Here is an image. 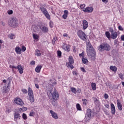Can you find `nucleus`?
Wrapping results in <instances>:
<instances>
[{
	"mask_svg": "<svg viewBox=\"0 0 124 124\" xmlns=\"http://www.w3.org/2000/svg\"><path fill=\"white\" fill-rule=\"evenodd\" d=\"M82 62L84 64H87L88 63V59L85 57H82Z\"/></svg>",
	"mask_w": 124,
	"mask_h": 124,
	"instance_id": "obj_30",
	"label": "nucleus"
},
{
	"mask_svg": "<svg viewBox=\"0 0 124 124\" xmlns=\"http://www.w3.org/2000/svg\"><path fill=\"white\" fill-rule=\"evenodd\" d=\"M15 51L16 54H18V55H21V54H22V49L19 46H16L15 48Z\"/></svg>",
	"mask_w": 124,
	"mask_h": 124,
	"instance_id": "obj_17",
	"label": "nucleus"
},
{
	"mask_svg": "<svg viewBox=\"0 0 124 124\" xmlns=\"http://www.w3.org/2000/svg\"><path fill=\"white\" fill-rule=\"evenodd\" d=\"M27 107L20 108L17 109V111L19 113H23V112H25V111H27Z\"/></svg>",
	"mask_w": 124,
	"mask_h": 124,
	"instance_id": "obj_20",
	"label": "nucleus"
},
{
	"mask_svg": "<svg viewBox=\"0 0 124 124\" xmlns=\"http://www.w3.org/2000/svg\"><path fill=\"white\" fill-rule=\"evenodd\" d=\"M26 50H27V48H26V46H22L21 51H22V52H25Z\"/></svg>",
	"mask_w": 124,
	"mask_h": 124,
	"instance_id": "obj_45",
	"label": "nucleus"
},
{
	"mask_svg": "<svg viewBox=\"0 0 124 124\" xmlns=\"http://www.w3.org/2000/svg\"><path fill=\"white\" fill-rule=\"evenodd\" d=\"M111 47L109 44L105 43L101 44L99 46L98 50L101 52H103V51H110Z\"/></svg>",
	"mask_w": 124,
	"mask_h": 124,
	"instance_id": "obj_2",
	"label": "nucleus"
},
{
	"mask_svg": "<svg viewBox=\"0 0 124 124\" xmlns=\"http://www.w3.org/2000/svg\"><path fill=\"white\" fill-rule=\"evenodd\" d=\"M118 29L119 30V31H124V28H123V27L121 25L118 26Z\"/></svg>",
	"mask_w": 124,
	"mask_h": 124,
	"instance_id": "obj_49",
	"label": "nucleus"
},
{
	"mask_svg": "<svg viewBox=\"0 0 124 124\" xmlns=\"http://www.w3.org/2000/svg\"><path fill=\"white\" fill-rule=\"evenodd\" d=\"M44 15L45 16V17L48 19V20H50L51 16H50V14H49V12L48 11H46L45 13H44Z\"/></svg>",
	"mask_w": 124,
	"mask_h": 124,
	"instance_id": "obj_21",
	"label": "nucleus"
},
{
	"mask_svg": "<svg viewBox=\"0 0 124 124\" xmlns=\"http://www.w3.org/2000/svg\"><path fill=\"white\" fill-rule=\"evenodd\" d=\"M53 40H54V41H57V40H58V37H54L53 38Z\"/></svg>",
	"mask_w": 124,
	"mask_h": 124,
	"instance_id": "obj_61",
	"label": "nucleus"
},
{
	"mask_svg": "<svg viewBox=\"0 0 124 124\" xmlns=\"http://www.w3.org/2000/svg\"><path fill=\"white\" fill-rule=\"evenodd\" d=\"M7 13L9 15H11L12 14H13V11L12 10H9L7 11Z\"/></svg>",
	"mask_w": 124,
	"mask_h": 124,
	"instance_id": "obj_41",
	"label": "nucleus"
},
{
	"mask_svg": "<svg viewBox=\"0 0 124 124\" xmlns=\"http://www.w3.org/2000/svg\"><path fill=\"white\" fill-rule=\"evenodd\" d=\"M82 25L83 30H87L88 27H89L88 21H87V20H84L82 21Z\"/></svg>",
	"mask_w": 124,
	"mask_h": 124,
	"instance_id": "obj_13",
	"label": "nucleus"
},
{
	"mask_svg": "<svg viewBox=\"0 0 124 124\" xmlns=\"http://www.w3.org/2000/svg\"><path fill=\"white\" fill-rule=\"evenodd\" d=\"M77 93H81V89H78L77 90Z\"/></svg>",
	"mask_w": 124,
	"mask_h": 124,
	"instance_id": "obj_54",
	"label": "nucleus"
},
{
	"mask_svg": "<svg viewBox=\"0 0 124 124\" xmlns=\"http://www.w3.org/2000/svg\"><path fill=\"white\" fill-rule=\"evenodd\" d=\"M9 25L10 27L16 28V27L18 26V23H17V18H16V17H12L10 20Z\"/></svg>",
	"mask_w": 124,
	"mask_h": 124,
	"instance_id": "obj_5",
	"label": "nucleus"
},
{
	"mask_svg": "<svg viewBox=\"0 0 124 124\" xmlns=\"http://www.w3.org/2000/svg\"><path fill=\"white\" fill-rule=\"evenodd\" d=\"M102 1L104 2V3H107V2H108V0H102Z\"/></svg>",
	"mask_w": 124,
	"mask_h": 124,
	"instance_id": "obj_58",
	"label": "nucleus"
},
{
	"mask_svg": "<svg viewBox=\"0 0 124 124\" xmlns=\"http://www.w3.org/2000/svg\"><path fill=\"white\" fill-rule=\"evenodd\" d=\"M31 64L32 65H34V64H35V61H31Z\"/></svg>",
	"mask_w": 124,
	"mask_h": 124,
	"instance_id": "obj_55",
	"label": "nucleus"
},
{
	"mask_svg": "<svg viewBox=\"0 0 124 124\" xmlns=\"http://www.w3.org/2000/svg\"><path fill=\"white\" fill-rule=\"evenodd\" d=\"M119 77L121 79V80H124V74L120 73L119 74Z\"/></svg>",
	"mask_w": 124,
	"mask_h": 124,
	"instance_id": "obj_40",
	"label": "nucleus"
},
{
	"mask_svg": "<svg viewBox=\"0 0 124 124\" xmlns=\"http://www.w3.org/2000/svg\"><path fill=\"white\" fill-rule=\"evenodd\" d=\"M82 101H83V104L84 105H87V104H88V100H87V99H83Z\"/></svg>",
	"mask_w": 124,
	"mask_h": 124,
	"instance_id": "obj_37",
	"label": "nucleus"
},
{
	"mask_svg": "<svg viewBox=\"0 0 124 124\" xmlns=\"http://www.w3.org/2000/svg\"><path fill=\"white\" fill-rule=\"evenodd\" d=\"M29 116L30 117H33V116H34V112L31 111L30 113Z\"/></svg>",
	"mask_w": 124,
	"mask_h": 124,
	"instance_id": "obj_43",
	"label": "nucleus"
},
{
	"mask_svg": "<svg viewBox=\"0 0 124 124\" xmlns=\"http://www.w3.org/2000/svg\"><path fill=\"white\" fill-rule=\"evenodd\" d=\"M40 9L42 12V13H43V14L46 12L47 11V9L45 8L43 6H41L40 8Z\"/></svg>",
	"mask_w": 124,
	"mask_h": 124,
	"instance_id": "obj_25",
	"label": "nucleus"
},
{
	"mask_svg": "<svg viewBox=\"0 0 124 124\" xmlns=\"http://www.w3.org/2000/svg\"><path fill=\"white\" fill-rule=\"evenodd\" d=\"M57 56L59 58H61L62 57V51L60 50L57 51Z\"/></svg>",
	"mask_w": 124,
	"mask_h": 124,
	"instance_id": "obj_38",
	"label": "nucleus"
},
{
	"mask_svg": "<svg viewBox=\"0 0 124 124\" xmlns=\"http://www.w3.org/2000/svg\"><path fill=\"white\" fill-rule=\"evenodd\" d=\"M9 38L11 39H15V34H10L8 35Z\"/></svg>",
	"mask_w": 124,
	"mask_h": 124,
	"instance_id": "obj_33",
	"label": "nucleus"
},
{
	"mask_svg": "<svg viewBox=\"0 0 124 124\" xmlns=\"http://www.w3.org/2000/svg\"><path fill=\"white\" fill-rule=\"evenodd\" d=\"M105 107H106V108H110V105H109V104L105 105Z\"/></svg>",
	"mask_w": 124,
	"mask_h": 124,
	"instance_id": "obj_56",
	"label": "nucleus"
},
{
	"mask_svg": "<svg viewBox=\"0 0 124 124\" xmlns=\"http://www.w3.org/2000/svg\"><path fill=\"white\" fill-rule=\"evenodd\" d=\"M69 62L68 63H74V60L73 59V57L71 56L69 57Z\"/></svg>",
	"mask_w": 124,
	"mask_h": 124,
	"instance_id": "obj_27",
	"label": "nucleus"
},
{
	"mask_svg": "<svg viewBox=\"0 0 124 124\" xmlns=\"http://www.w3.org/2000/svg\"><path fill=\"white\" fill-rule=\"evenodd\" d=\"M121 40L124 41V35H122L121 37Z\"/></svg>",
	"mask_w": 124,
	"mask_h": 124,
	"instance_id": "obj_57",
	"label": "nucleus"
},
{
	"mask_svg": "<svg viewBox=\"0 0 124 124\" xmlns=\"http://www.w3.org/2000/svg\"><path fill=\"white\" fill-rule=\"evenodd\" d=\"M33 35V38H34V39H38V36L37 35V34H35L34 33L32 34Z\"/></svg>",
	"mask_w": 124,
	"mask_h": 124,
	"instance_id": "obj_39",
	"label": "nucleus"
},
{
	"mask_svg": "<svg viewBox=\"0 0 124 124\" xmlns=\"http://www.w3.org/2000/svg\"><path fill=\"white\" fill-rule=\"evenodd\" d=\"M109 69H110V70H111L113 72H116V71H117V67H116L115 66H110L109 67Z\"/></svg>",
	"mask_w": 124,
	"mask_h": 124,
	"instance_id": "obj_26",
	"label": "nucleus"
},
{
	"mask_svg": "<svg viewBox=\"0 0 124 124\" xmlns=\"http://www.w3.org/2000/svg\"><path fill=\"white\" fill-rule=\"evenodd\" d=\"M94 102H98V100H97V99H96V98H94Z\"/></svg>",
	"mask_w": 124,
	"mask_h": 124,
	"instance_id": "obj_63",
	"label": "nucleus"
},
{
	"mask_svg": "<svg viewBox=\"0 0 124 124\" xmlns=\"http://www.w3.org/2000/svg\"><path fill=\"white\" fill-rule=\"evenodd\" d=\"M22 92L23 93H28V91L25 89H22Z\"/></svg>",
	"mask_w": 124,
	"mask_h": 124,
	"instance_id": "obj_44",
	"label": "nucleus"
},
{
	"mask_svg": "<svg viewBox=\"0 0 124 124\" xmlns=\"http://www.w3.org/2000/svg\"><path fill=\"white\" fill-rule=\"evenodd\" d=\"M52 95V97L50 98L51 99H54V100H56V99H58L59 98V93H58V92L56 91V89H54L53 93H51Z\"/></svg>",
	"mask_w": 124,
	"mask_h": 124,
	"instance_id": "obj_9",
	"label": "nucleus"
},
{
	"mask_svg": "<svg viewBox=\"0 0 124 124\" xmlns=\"http://www.w3.org/2000/svg\"><path fill=\"white\" fill-rule=\"evenodd\" d=\"M68 15V11L64 10V14L62 16V18L65 20L67 18V16Z\"/></svg>",
	"mask_w": 124,
	"mask_h": 124,
	"instance_id": "obj_22",
	"label": "nucleus"
},
{
	"mask_svg": "<svg viewBox=\"0 0 124 124\" xmlns=\"http://www.w3.org/2000/svg\"><path fill=\"white\" fill-rule=\"evenodd\" d=\"M52 104L53 105V106H56V102H55V101H52Z\"/></svg>",
	"mask_w": 124,
	"mask_h": 124,
	"instance_id": "obj_59",
	"label": "nucleus"
},
{
	"mask_svg": "<svg viewBox=\"0 0 124 124\" xmlns=\"http://www.w3.org/2000/svg\"><path fill=\"white\" fill-rule=\"evenodd\" d=\"M83 11L84 12H87V13H91L93 11V9L92 7H89L86 8Z\"/></svg>",
	"mask_w": 124,
	"mask_h": 124,
	"instance_id": "obj_14",
	"label": "nucleus"
},
{
	"mask_svg": "<svg viewBox=\"0 0 124 124\" xmlns=\"http://www.w3.org/2000/svg\"><path fill=\"white\" fill-rule=\"evenodd\" d=\"M80 69H81V71H82V72H84V73H86V70L85 69V68H84V67H81V68H80Z\"/></svg>",
	"mask_w": 124,
	"mask_h": 124,
	"instance_id": "obj_46",
	"label": "nucleus"
},
{
	"mask_svg": "<svg viewBox=\"0 0 124 124\" xmlns=\"http://www.w3.org/2000/svg\"><path fill=\"white\" fill-rule=\"evenodd\" d=\"M63 36H64V37H67V36H68V34L67 33H64Z\"/></svg>",
	"mask_w": 124,
	"mask_h": 124,
	"instance_id": "obj_60",
	"label": "nucleus"
},
{
	"mask_svg": "<svg viewBox=\"0 0 124 124\" xmlns=\"http://www.w3.org/2000/svg\"><path fill=\"white\" fill-rule=\"evenodd\" d=\"M2 93L3 94H5V93H7L8 92H9V89L8 88V86L4 85L2 90H1Z\"/></svg>",
	"mask_w": 124,
	"mask_h": 124,
	"instance_id": "obj_10",
	"label": "nucleus"
},
{
	"mask_svg": "<svg viewBox=\"0 0 124 124\" xmlns=\"http://www.w3.org/2000/svg\"><path fill=\"white\" fill-rule=\"evenodd\" d=\"M109 31H110V32H111V33H113V32H115V31H114V30H113V28H110Z\"/></svg>",
	"mask_w": 124,
	"mask_h": 124,
	"instance_id": "obj_48",
	"label": "nucleus"
},
{
	"mask_svg": "<svg viewBox=\"0 0 124 124\" xmlns=\"http://www.w3.org/2000/svg\"><path fill=\"white\" fill-rule=\"evenodd\" d=\"M84 55H85V53H84V51L83 52H82L81 53H80L79 54V57H82V58H84Z\"/></svg>",
	"mask_w": 124,
	"mask_h": 124,
	"instance_id": "obj_47",
	"label": "nucleus"
},
{
	"mask_svg": "<svg viewBox=\"0 0 124 124\" xmlns=\"http://www.w3.org/2000/svg\"><path fill=\"white\" fill-rule=\"evenodd\" d=\"M106 36L108 38V39H110L111 38V34H110V32L109 31H106L105 32Z\"/></svg>",
	"mask_w": 124,
	"mask_h": 124,
	"instance_id": "obj_32",
	"label": "nucleus"
},
{
	"mask_svg": "<svg viewBox=\"0 0 124 124\" xmlns=\"http://www.w3.org/2000/svg\"><path fill=\"white\" fill-rule=\"evenodd\" d=\"M28 95L31 102V103H32V102H34L33 92L32 91V90H31V88L30 87H29L28 89Z\"/></svg>",
	"mask_w": 124,
	"mask_h": 124,
	"instance_id": "obj_4",
	"label": "nucleus"
},
{
	"mask_svg": "<svg viewBox=\"0 0 124 124\" xmlns=\"http://www.w3.org/2000/svg\"><path fill=\"white\" fill-rule=\"evenodd\" d=\"M73 75H76V76L78 75V73H77V71H73Z\"/></svg>",
	"mask_w": 124,
	"mask_h": 124,
	"instance_id": "obj_52",
	"label": "nucleus"
},
{
	"mask_svg": "<svg viewBox=\"0 0 124 124\" xmlns=\"http://www.w3.org/2000/svg\"><path fill=\"white\" fill-rule=\"evenodd\" d=\"M62 48L63 50H65L66 52H69L70 51V47L69 45L64 44L62 46Z\"/></svg>",
	"mask_w": 124,
	"mask_h": 124,
	"instance_id": "obj_12",
	"label": "nucleus"
},
{
	"mask_svg": "<svg viewBox=\"0 0 124 124\" xmlns=\"http://www.w3.org/2000/svg\"><path fill=\"white\" fill-rule=\"evenodd\" d=\"M86 47L87 55L92 61H94V59H95V51H94L93 47V46H92V44L90 42L86 43Z\"/></svg>",
	"mask_w": 124,
	"mask_h": 124,
	"instance_id": "obj_1",
	"label": "nucleus"
},
{
	"mask_svg": "<svg viewBox=\"0 0 124 124\" xmlns=\"http://www.w3.org/2000/svg\"><path fill=\"white\" fill-rule=\"evenodd\" d=\"M71 91L72 93H77V90L74 87L71 88Z\"/></svg>",
	"mask_w": 124,
	"mask_h": 124,
	"instance_id": "obj_35",
	"label": "nucleus"
},
{
	"mask_svg": "<svg viewBox=\"0 0 124 124\" xmlns=\"http://www.w3.org/2000/svg\"><path fill=\"white\" fill-rule=\"evenodd\" d=\"M73 63H67L66 65L67 67H69V68H70L71 69H73L74 68V66H73Z\"/></svg>",
	"mask_w": 124,
	"mask_h": 124,
	"instance_id": "obj_31",
	"label": "nucleus"
},
{
	"mask_svg": "<svg viewBox=\"0 0 124 124\" xmlns=\"http://www.w3.org/2000/svg\"><path fill=\"white\" fill-rule=\"evenodd\" d=\"M50 113L51 114V116L53 119H55L56 120H58L59 119V116H58V114L55 112L54 111L51 110H50Z\"/></svg>",
	"mask_w": 124,
	"mask_h": 124,
	"instance_id": "obj_11",
	"label": "nucleus"
},
{
	"mask_svg": "<svg viewBox=\"0 0 124 124\" xmlns=\"http://www.w3.org/2000/svg\"><path fill=\"white\" fill-rule=\"evenodd\" d=\"M17 69H18L20 74H23L24 73V69H23V66L21 65H18L17 66Z\"/></svg>",
	"mask_w": 124,
	"mask_h": 124,
	"instance_id": "obj_16",
	"label": "nucleus"
},
{
	"mask_svg": "<svg viewBox=\"0 0 124 124\" xmlns=\"http://www.w3.org/2000/svg\"><path fill=\"white\" fill-rule=\"evenodd\" d=\"M14 116L15 121H17L18 119L20 120V118H21V115H20V114H19L18 112H15L14 114Z\"/></svg>",
	"mask_w": 124,
	"mask_h": 124,
	"instance_id": "obj_18",
	"label": "nucleus"
},
{
	"mask_svg": "<svg viewBox=\"0 0 124 124\" xmlns=\"http://www.w3.org/2000/svg\"><path fill=\"white\" fill-rule=\"evenodd\" d=\"M78 35L79 38L82 40H83V41H86V40H87V36L86 35V34L81 30H79L78 31Z\"/></svg>",
	"mask_w": 124,
	"mask_h": 124,
	"instance_id": "obj_3",
	"label": "nucleus"
},
{
	"mask_svg": "<svg viewBox=\"0 0 124 124\" xmlns=\"http://www.w3.org/2000/svg\"><path fill=\"white\" fill-rule=\"evenodd\" d=\"M108 97H109V95H108V94L105 93L104 94V98H105V99H108Z\"/></svg>",
	"mask_w": 124,
	"mask_h": 124,
	"instance_id": "obj_50",
	"label": "nucleus"
},
{
	"mask_svg": "<svg viewBox=\"0 0 124 124\" xmlns=\"http://www.w3.org/2000/svg\"><path fill=\"white\" fill-rule=\"evenodd\" d=\"M118 37V32L116 31L113 32L111 34V38L112 39H116Z\"/></svg>",
	"mask_w": 124,
	"mask_h": 124,
	"instance_id": "obj_19",
	"label": "nucleus"
},
{
	"mask_svg": "<svg viewBox=\"0 0 124 124\" xmlns=\"http://www.w3.org/2000/svg\"><path fill=\"white\" fill-rule=\"evenodd\" d=\"M91 87L93 91H95V90H96V84L95 83L92 82L91 83Z\"/></svg>",
	"mask_w": 124,
	"mask_h": 124,
	"instance_id": "obj_29",
	"label": "nucleus"
},
{
	"mask_svg": "<svg viewBox=\"0 0 124 124\" xmlns=\"http://www.w3.org/2000/svg\"><path fill=\"white\" fill-rule=\"evenodd\" d=\"M35 55L37 56V57H40L41 56V52H40L39 49H36L35 50Z\"/></svg>",
	"mask_w": 124,
	"mask_h": 124,
	"instance_id": "obj_23",
	"label": "nucleus"
},
{
	"mask_svg": "<svg viewBox=\"0 0 124 124\" xmlns=\"http://www.w3.org/2000/svg\"><path fill=\"white\" fill-rule=\"evenodd\" d=\"M80 7L81 9H83V10H85V7H86L85 4H81L80 5Z\"/></svg>",
	"mask_w": 124,
	"mask_h": 124,
	"instance_id": "obj_42",
	"label": "nucleus"
},
{
	"mask_svg": "<svg viewBox=\"0 0 124 124\" xmlns=\"http://www.w3.org/2000/svg\"><path fill=\"white\" fill-rule=\"evenodd\" d=\"M49 27L50 28H53V22H52V21H50L49 22Z\"/></svg>",
	"mask_w": 124,
	"mask_h": 124,
	"instance_id": "obj_51",
	"label": "nucleus"
},
{
	"mask_svg": "<svg viewBox=\"0 0 124 124\" xmlns=\"http://www.w3.org/2000/svg\"><path fill=\"white\" fill-rule=\"evenodd\" d=\"M12 69H13V68L17 69V67H16L15 66H12Z\"/></svg>",
	"mask_w": 124,
	"mask_h": 124,
	"instance_id": "obj_64",
	"label": "nucleus"
},
{
	"mask_svg": "<svg viewBox=\"0 0 124 124\" xmlns=\"http://www.w3.org/2000/svg\"><path fill=\"white\" fill-rule=\"evenodd\" d=\"M40 30H41L42 32L44 33H47L49 31V28L45 25H41L39 27Z\"/></svg>",
	"mask_w": 124,
	"mask_h": 124,
	"instance_id": "obj_7",
	"label": "nucleus"
},
{
	"mask_svg": "<svg viewBox=\"0 0 124 124\" xmlns=\"http://www.w3.org/2000/svg\"><path fill=\"white\" fill-rule=\"evenodd\" d=\"M117 107L120 111L123 110V106L122 105V104L119 102H117Z\"/></svg>",
	"mask_w": 124,
	"mask_h": 124,
	"instance_id": "obj_28",
	"label": "nucleus"
},
{
	"mask_svg": "<svg viewBox=\"0 0 124 124\" xmlns=\"http://www.w3.org/2000/svg\"><path fill=\"white\" fill-rule=\"evenodd\" d=\"M114 43V45H116V44H118V43H119V40L117 39L115 40Z\"/></svg>",
	"mask_w": 124,
	"mask_h": 124,
	"instance_id": "obj_53",
	"label": "nucleus"
},
{
	"mask_svg": "<svg viewBox=\"0 0 124 124\" xmlns=\"http://www.w3.org/2000/svg\"><path fill=\"white\" fill-rule=\"evenodd\" d=\"M15 103L17 104V105H19L20 106L23 107L24 105V102L19 98H16L15 100Z\"/></svg>",
	"mask_w": 124,
	"mask_h": 124,
	"instance_id": "obj_8",
	"label": "nucleus"
},
{
	"mask_svg": "<svg viewBox=\"0 0 124 124\" xmlns=\"http://www.w3.org/2000/svg\"><path fill=\"white\" fill-rule=\"evenodd\" d=\"M35 87H36V88L37 89H39V85L38 84H35Z\"/></svg>",
	"mask_w": 124,
	"mask_h": 124,
	"instance_id": "obj_62",
	"label": "nucleus"
},
{
	"mask_svg": "<svg viewBox=\"0 0 124 124\" xmlns=\"http://www.w3.org/2000/svg\"><path fill=\"white\" fill-rule=\"evenodd\" d=\"M91 118H92V110L88 109L84 118V121L85 122H89L91 120Z\"/></svg>",
	"mask_w": 124,
	"mask_h": 124,
	"instance_id": "obj_6",
	"label": "nucleus"
},
{
	"mask_svg": "<svg viewBox=\"0 0 124 124\" xmlns=\"http://www.w3.org/2000/svg\"><path fill=\"white\" fill-rule=\"evenodd\" d=\"M41 68H42V66L39 65L36 67L35 70L36 72H37V73H39V72H40V71L41 70Z\"/></svg>",
	"mask_w": 124,
	"mask_h": 124,
	"instance_id": "obj_24",
	"label": "nucleus"
},
{
	"mask_svg": "<svg viewBox=\"0 0 124 124\" xmlns=\"http://www.w3.org/2000/svg\"><path fill=\"white\" fill-rule=\"evenodd\" d=\"M22 118L23 120H25L26 121V120L28 119V116H27V114H26V113H23Z\"/></svg>",
	"mask_w": 124,
	"mask_h": 124,
	"instance_id": "obj_36",
	"label": "nucleus"
},
{
	"mask_svg": "<svg viewBox=\"0 0 124 124\" xmlns=\"http://www.w3.org/2000/svg\"><path fill=\"white\" fill-rule=\"evenodd\" d=\"M110 108H111V114L112 115H115L116 113V108H115V105H114V104L113 103L110 104Z\"/></svg>",
	"mask_w": 124,
	"mask_h": 124,
	"instance_id": "obj_15",
	"label": "nucleus"
},
{
	"mask_svg": "<svg viewBox=\"0 0 124 124\" xmlns=\"http://www.w3.org/2000/svg\"><path fill=\"white\" fill-rule=\"evenodd\" d=\"M76 107L77 110H78V111H82V108H81V106H80L79 104H77Z\"/></svg>",
	"mask_w": 124,
	"mask_h": 124,
	"instance_id": "obj_34",
	"label": "nucleus"
}]
</instances>
